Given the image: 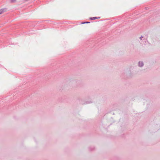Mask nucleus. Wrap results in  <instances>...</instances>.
<instances>
[{
	"instance_id": "nucleus-6",
	"label": "nucleus",
	"mask_w": 160,
	"mask_h": 160,
	"mask_svg": "<svg viewBox=\"0 0 160 160\" xmlns=\"http://www.w3.org/2000/svg\"><path fill=\"white\" fill-rule=\"evenodd\" d=\"M10 2L11 3H13L16 2V0H10Z\"/></svg>"
},
{
	"instance_id": "nucleus-7",
	"label": "nucleus",
	"mask_w": 160,
	"mask_h": 160,
	"mask_svg": "<svg viewBox=\"0 0 160 160\" xmlns=\"http://www.w3.org/2000/svg\"><path fill=\"white\" fill-rule=\"evenodd\" d=\"M92 102H86L85 103H82V104L83 105H84V104H89V103H92Z\"/></svg>"
},
{
	"instance_id": "nucleus-11",
	"label": "nucleus",
	"mask_w": 160,
	"mask_h": 160,
	"mask_svg": "<svg viewBox=\"0 0 160 160\" xmlns=\"http://www.w3.org/2000/svg\"><path fill=\"white\" fill-rule=\"evenodd\" d=\"M148 8H145L146 9H148Z\"/></svg>"
},
{
	"instance_id": "nucleus-10",
	"label": "nucleus",
	"mask_w": 160,
	"mask_h": 160,
	"mask_svg": "<svg viewBox=\"0 0 160 160\" xmlns=\"http://www.w3.org/2000/svg\"><path fill=\"white\" fill-rule=\"evenodd\" d=\"M97 19H98V18H100V17H97Z\"/></svg>"
},
{
	"instance_id": "nucleus-5",
	"label": "nucleus",
	"mask_w": 160,
	"mask_h": 160,
	"mask_svg": "<svg viewBox=\"0 0 160 160\" xmlns=\"http://www.w3.org/2000/svg\"><path fill=\"white\" fill-rule=\"evenodd\" d=\"M97 18L96 17H91L90 18V19L91 20H95L97 19Z\"/></svg>"
},
{
	"instance_id": "nucleus-1",
	"label": "nucleus",
	"mask_w": 160,
	"mask_h": 160,
	"mask_svg": "<svg viewBox=\"0 0 160 160\" xmlns=\"http://www.w3.org/2000/svg\"><path fill=\"white\" fill-rule=\"evenodd\" d=\"M77 82L78 81L77 80H73L69 82V84L73 86H75L77 85Z\"/></svg>"
},
{
	"instance_id": "nucleus-3",
	"label": "nucleus",
	"mask_w": 160,
	"mask_h": 160,
	"mask_svg": "<svg viewBox=\"0 0 160 160\" xmlns=\"http://www.w3.org/2000/svg\"><path fill=\"white\" fill-rule=\"evenodd\" d=\"M6 8H3L0 9V14L6 11Z\"/></svg>"
},
{
	"instance_id": "nucleus-8",
	"label": "nucleus",
	"mask_w": 160,
	"mask_h": 160,
	"mask_svg": "<svg viewBox=\"0 0 160 160\" xmlns=\"http://www.w3.org/2000/svg\"><path fill=\"white\" fill-rule=\"evenodd\" d=\"M90 23V22H82V24L89 23Z\"/></svg>"
},
{
	"instance_id": "nucleus-4",
	"label": "nucleus",
	"mask_w": 160,
	"mask_h": 160,
	"mask_svg": "<svg viewBox=\"0 0 160 160\" xmlns=\"http://www.w3.org/2000/svg\"><path fill=\"white\" fill-rule=\"evenodd\" d=\"M89 149L90 151H92L94 149V148L93 147H90L89 148Z\"/></svg>"
},
{
	"instance_id": "nucleus-2",
	"label": "nucleus",
	"mask_w": 160,
	"mask_h": 160,
	"mask_svg": "<svg viewBox=\"0 0 160 160\" xmlns=\"http://www.w3.org/2000/svg\"><path fill=\"white\" fill-rule=\"evenodd\" d=\"M144 65V63L142 61H139L138 62V66L140 67H142Z\"/></svg>"
},
{
	"instance_id": "nucleus-9",
	"label": "nucleus",
	"mask_w": 160,
	"mask_h": 160,
	"mask_svg": "<svg viewBox=\"0 0 160 160\" xmlns=\"http://www.w3.org/2000/svg\"><path fill=\"white\" fill-rule=\"evenodd\" d=\"M143 36H141L140 37V39L141 40H142V38H143Z\"/></svg>"
}]
</instances>
